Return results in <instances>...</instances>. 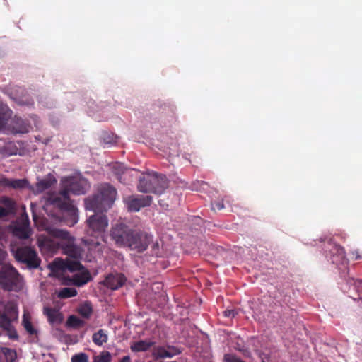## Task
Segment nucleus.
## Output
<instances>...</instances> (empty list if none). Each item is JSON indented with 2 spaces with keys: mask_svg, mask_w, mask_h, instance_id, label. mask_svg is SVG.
I'll return each instance as SVG.
<instances>
[{
  "mask_svg": "<svg viewBox=\"0 0 362 362\" xmlns=\"http://www.w3.org/2000/svg\"><path fill=\"white\" fill-rule=\"evenodd\" d=\"M76 293V289L73 288H64L58 292L57 296L59 298H66L74 296Z\"/></svg>",
  "mask_w": 362,
  "mask_h": 362,
  "instance_id": "nucleus-24",
  "label": "nucleus"
},
{
  "mask_svg": "<svg viewBox=\"0 0 362 362\" xmlns=\"http://www.w3.org/2000/svg\"><path fill=\"white\" fill-rule=\"evenodd\" d=\"M224 205L223 204L222 201H216L214 203H212V209L214 210H221L223 209Z\"/></svg>",
  "mask_w": 362,
  "mask_h": 362,
  "instance_id": "nucleus-30",
  "label": "nucleus"
},
{
  "mask_svg": "<svg viewBox=\"0 0 362 362\" xmlns=\"http://www.w3.org/2000/svg\"><path fill=\"white\" fill-rule=\"evenodd\" d=\"M16 358V353L14 350L8 348L0 349V359H4L6 362H13Z\"/></svg>",
  "mask_w": 362,
  "mask_h": 362,
  "instance_id": "nucleus-23",
  "label": "nucleus"
},
{
  "mask_svg": "<svg viewBox=\"0 0 362 362\" xmlns=\"http://www.w3.org/2000/svg\"><path fill=\"white\" fill-rule=\"evenodd\" d=\"M176 354L175 351L170 348H164L161 346L153 349V356L156 358H171Z\"/></svg>",
  "mask_w": 362,
  "mask_h": 362,
  "instance_id": "nucleus-18",
  "label": "nucleus"
},
{
  "mask_svg": "<svg viewBox=\"0 0 362 362\" xmlns=\"http://www.w3.org/2000/svg\"><path fill=\"white\" fill-rule=\"evenodd\" d=\"M5 233L6 230L0 227V286L4 290L18 291L24 286L23 278L11 264L4 263L6 257L4 245L6 242Z\"/></svg>",
  "mask_w": 362,
  "mask_h": 362,
  "instance_id": "nucleus-4",
  "label": "nucleus"
},
{
  "mask_svg": "<svg viewBox=\"0 0 362 362\" xmlns=\"http://www.w3.org/2000/svg\"><path fill=\"white\" fill-rule=\"evenodd\" d=\"M56 182L55 178L52 175H49L46 177L39 180L35 187H30V189L33 193L39 194L52 187Z\"/></svg>",
  "mask_w": 362,
  "mask_h": 362,
  "instance_id": "nucleus-15",
  "label": "nucleus"
},
{
  "mask_svg": "<svg viewBox=\"0 0 362 362\" xmlns=\"http://www.w3.org/2000/svg\"><path fill=\"white\" fill-rule=\"evenodd\" d=\"M236 315V312L234 310H227L224 311V315L228 317H233Z\"/></svg>",
  "mask_w": 362,
  "mask_h": 362,
  "instance_id": "nucleus-31",
  "label": "nucleus"
},
{
  "mask_svg": "<svg viewBox=\"0 0 362 362\" xmlns=\"http://www.w3.org/2000/svg\"><path fill=\"white\" fill-rule=\"evenodd\" d=\"M0 185L13 188L15 189H22L26 187H29L28 182L25 179H17L12 180L0 176Z\"/></svg>",
  "mask_w": 362,
  "mask_h": 362,
  "instance_id": "nucleus-14",
  "label": "nucleus"
},
{
  "mask_svg": "<svg viewBox=\"0 0 362 362\" xmlns=\"http://www.w3.org/2000/svg\"><path fill=\"white\" fill-rule=\"evenodd\" d=\"M48 234L49 237L43 235L38 237L37 243L42 251L52 253L61 247L69 258H73L55 259L49 264V275L57 277L66 285L81 286L86 284L90 275L78 262L81 250L74 244L71 235L66 230L58 228H49Z\"/></svg>",
  "mask_w": 362,
  "mask_h": 362,
  "instance_id": "nucleus-1",
  "label": "nucleus"
},
{
  "mask_svg": "<svg viewBox=\"0 0 362 362\" xmlns=\"http://www.w3.org/2000/svg\"><path fill=\"white\" fill-rule=\"evenodd\" d=\"M44 313L47 315L51 323H59L62 321V316L59 310L49 308H44Z\"/></svg>",
  "mask_w": 362,
  "mask_h": 362,
  "instance_id": "nucleus-19",
  "label": "nucleus"
},
{
  "mask_svg": "<svg viewBox=\"0 0 362 362\" xmlns=\"http://www.w3.org/2000/svg\"><path fill=\"white\" fill-rule=\"evenodd\" d=\"M153 345V342L147 340H140L131 344L130 349L134 352L145 351Z\"/></svg>",
  "mask_w": 362,
  "mask_h": 362,
  "instance_id": "nucleus-20",
  "label": "nucleus"
},
{
  "mask_svg": "<svg viewBox=\"0 0 362 362\" xmlns=\"http://www.w3.org/2000/svg\"><path fill=\"white\" fill-rule=\"evenodd\" d=\"M119 362H132L131 361V358L129 356H126L124 357H123L120 361Z\"/></svg>",
  "mask_w": 362,
  "mask_h": 362,
  "instance_id": "nucleus-33",
  "label": "nucleus"
},
{
  "mask_svg": "<svg viewBox=\"0 0 362 362\" xmlns=\"http://www.w3.org/2000/svg\"><path fill=\"white\" fill-rule=\"evenodd\" d=\"M124 281V275L121 274H112L106 277L105 284L112 290H115L122 286Z\"/></svg>",
  "mask_w": 362,
  "mask_h": 362,
  "instance_id": "nucleus-16",
  "label": "nucleus"
},
{
  "mask_svg": "<svg viewBox=\"0 0 362 362\" xmlns=\"http://www.w3.org/2000/svg\"><path fill=\"white\" fill-rule=\"evenodd\" d=\"M88 357L84 353H79L71 357V362H88Z\"/></svg>",
  "mask_w": 362,
  "mask_h": 362,
  "instance_id": "nucleus-29",
  "label": "nucleus"
},
{
  "mask_svg": "<svg viewBox=\"0 0 362 362\" xmlns=\"http://www.w3.org/2000/svg\"><path fill=\"white\" fill-rule=\"evenodd\" d=\"M129 210L138 211L141 207L148 206L151 202V197L149 195L140 197H131L126 199Z\"/></svg>",
  "mask_w": 362,
  "mask_h": 362,
  "instance_id": "nucleus-13",
  "label": "nucleus"
},
{
  "mask_svg": "<svg viewBox=\"0 0 362 362\" xmlns=\"http://www.w3.org/2000/svg\"><path fill=\"white\" fill-rule=\"evenodd\" d=\"M110 236L117 245L128 247L136 252L146 250L152 239L151 236L143 233H138L122 223L112 227Z\"/></svg>",
  "mask_w": 362,
  "mask_h": 362,
  "instance_id": "nucleus-3",
  "label": "nucleus"
},
{
  "mask_svg": "<svg viewBox=\"0 0 362 362\" xmlns=\"http://www.w3.org/2000/svg\"><path fill=\"white\" fill-rule=\"evenodd\" d=\"M144 183L146 185H153L152 184L153 182H145Z\"/></svg>",
  "mask_w": 362,
  "mask_h": 362,
  "instance_id": "nucleus-35",
  "label": "nucleus"
},
{
  "mask_svg": "<svg viewBox=\"0 0 362 362\" xmlns=\"http://www.w3.org/2000/svg\"><path fill=\"white\" fill-rule=\"evenodd\" d=\"M14 209L13 202L7 198L2 197L0 200V218L12 213Z\"/></svg>",
  "mask_w": 362,
  "mask_h": 362,
  "instance_id": "nucleus-17",
  "label": "nucleus"
},
{
  "mask_svg": "<svg viewBox=\"0 0 362 362\" xmlns=\"http://www.w3.org/2000/svg\"><path fill=\"white\" fill-rule=\"evenodd\" d=\"M254 346H255V347H254V351H255V352H257L258 354H259V356L261 357L262 362H264V361H265V360H267V359H268V358H269L268 354H264V357H262V356H261V354H260L259 351L257 349V346H256V345H254Z\"/></svg>",
  "mask_w": 362,
  "mask_h": 362,
  "instance_id": "nucleus-32",
  "label": "nucleus"
},
{
  "mask_svg": "<svg viewBox=\"0 0 362 362\" xmlns=\"http://www.w3.org/2000/svg\"><path fill=\"white\" fill-rule=\"evenodd\" d=\"M63 191L59 194L49 195L48 202L54 206L64 210V216L69 217L67 224L74 226L78 221V210L76 206L70 202L68 193L71 192L75 194H81L86 192L89 187V184L80 174L73 177H63L62 180Z\"/></svg>",
  "mask_w": 362,
  "mask_h": 362,
  "instance_id": "nucleus-2",
  "label": "nucleus"
},
{
  "mask_svg": "<svg viewBox=\"0 0 362 362\" xmlns=\"http://www.w3.org/2000/svg\"><path fill=\"white\" fill-rule=\"evenodd\" d=\"M31 119H32L33 120V122H36V120H37V117H36L35 116H33V117H31Z\"/></svg>",
  "mask_w": 362,
  "mask_h": 362,
  "instance_id": "nucleus-34",
  "label": "nucleus"
},
{
  "mask_svg": "<svg viewBox=\"0 0 362 362\" xmlns=\"http://www.w3.org/2000/svg\"><path fill=\"white\" fill-rule=\"evenodd\" d=\"M16 304L13 302L4 303L0 300V327L10 330L12 322L18 319Z\"/></svg>",
  "mask_w": 362,
  "mask_h": 362,
  "instance_id": "nucleus-9",
  "label": "nucleus"
},
{
  "mask_svg": "<svg viewBox=\"0 0 362 362\" xmlns=\"http://www.w3.org/2000/svg\"><path fill=\"white\" fill-rule=\"evenodd\" d=\"M107 339L108 335L107 332L103 329L98 330L97 332L94 333L92 337L93 341L98 346H102L107 341Z\"/></svg>",
  "mask_w": 362,
  "mask_h": 362,
  "instance_id": "nucleus-21",
  "label": "nucleus"
},
{
  "mask_svg": "<svg viewBox=\"0 0 362 362\" xmlns=\"http://www.w3.org/2000/svg\"><path fill=\"white\" fill-rule=\"evenodd\" d=\"M167 187L168 180L165 175L153 172L139 176L138 189L141 192L161 194Z\"/></svg>",
  "mask_w": 362,
  "mask_h": 362,
  "instance_id": "nucleus-7",
  "label": "nucleus"
},
{
  "mask_svg": "<svg viewBox=\"0 0 362 362\" xmlns=\"http://www.w3.org/2000/svg\"><path fill=\"white\" fill-rule=\"evenodd\" d=\"M22 324L28 333L30 334H36L37 331L31 322V316L28 312L23 313Z\"/></svg>",
  "mask_w": 362,
  "mask_h": 362,
  "instance_id": "nucleus-22",
  "label": "nucleus"
},
{
  "mask_svg": "<svg viewBox=\"0 0 362 362\" xmlns=\"http://www.w3.org/2000/svg\"><path fill=\"white\" fill-rule=\"evenodd\" d=\"M86 225V235L95 240L84 239V244L90 251L99 253L101 251L100 240H103V234L108 226V219L105 215L95 213L87 218Z\"/></svg>",
  "mask_w": 362,
  "mask_h": 362,
  "instance_id": "nucleus-5",
  "label": "nucleus"
},
{
  "mask_svg": "<svg viewBox=\"0 0 362 362\" xmlns=\"http://www.w3.org/2000/svg\"><path fill=\"white\" fill-rule=\"evenodd\" d=\"M12 252L17 261L25 263L30 267H37L40 259L35 251L30 247H19L16 250L12 248Z\"/></svg>",
  "mask_w": 362,
  "mask_h": 362,
  "instance_id": "nucleus-10",
  "label": "nucleus"
},
{
  "mask_svg": "<svg viewBox=\"0 0 362 362\" xmlns=\"http://www.w3.org/2000/svg\"><path fill=\"white\" fill-rule=\"evenodd\" d=\"M3 124H4L3 120L0 119V127H2Z\"/></svg>",
  "mask_w": 362,
  "mask_h": 362,
  "instance_id": "nucleus-36",
  "label": "nucleus"
},
{
  "mask_svg": "<svg viewBox=\"0 0 362 362\" xmlns=\"http://www.w3.org/2000/svg\"><path fill=\"white\" fill-rule=\"evenodd\" d=\"M79 313L84 317H88L92 313V308L89 303H83L78 308Z\"/></svg>",
  "mask_w": 362,
  "mask_h": 362,
  "instance_id": "nucleus-26",
  "label": "nucleus"
},
{
  "mask_svg": "<svg viewBox=\"0 0 362 362\" xmlns=\"http://www.w3.org/2000/svg\"><path fill=\"white\" fill-rule=\"evenodd\" d=\"M243 344V340L242 339H238L235 348L242 351L245 358H250V352L247 349H244Z\"/></svg>",
  "mask_w": 362,
  "mask_h": 362,
  "instance_id": "nucleus-28",
  "label": "nucleus"
},
{
  "mask_svg": "<svg viewBox=\"0 0 362 362\" xmlns=\"http://www.w3.org/2000/svg\"><path fill=\"white\" fill-rule=\"evenodd\" d=\"M117 192L108 184L101 185L98 189V193L91 198L86 199V209L95 212L107 211L115 200Z\"/></svg>",
  "mask_w": 362,
  "mask_h": 362,
  "instance_id": "nucleus-6",
  "label": "nucleus"
},
{
  "mask_svg": "<svg viewBox=\"0 0 362 362\" xmlns=\"http://www.w3.org/2000/svg\"><path fill=\"white\" fill-rule=\"evenodd\" d=\"M13 234L21 238L27 239L30 237L31 230L29 226L28 217L23 215L22 217L11 226Z\"/></svg>",
  "mask_w": 362,
  "mask_h": 362,
  "instance_id": "nucleus-11",
  "label": "nucleus"
},
{
  "mask_svg": "<svg viewBox=\"0 0 362 362\" xmlns=\"http://www.w3.org/2000/svg\"><path fill=\"white\" fill-rule=\"evenodd\" d=\"M111 354L108 351H102L99 355L93 357V362H110Z\"/></svg>",
  "mask_w": 362,
  "mask_h": 362,
  "instance_id": "nucleus-25",
  "label": "nucleus"
},
{
  "mask_svg": "<svg viewBox=\"0 0 362 362\" xmlns=\"http://www.w3.org/2000/svg\"><path fill=\"white\" fill-rule=\"evenodd\" d=\"M11 110L8 107H2V115L0 114V119L3 120L4 124L0 130L6 131L13 134H25L30 132L31 124L29 121L15 116L9 122L8 117L11 115Z\"/></svg>",
  "mask_w": 362,
  "mask_h": 362,
  "instance_id": "nucleus-8",
  "label": "nucleus"
},
{
  "mask_svg": "<svg viewBox=\"0 0 362 362\" xmlns=\"http://www.w3.org/2000/svg\"><path fill=\"white\" fill-rule=\"evenodd\" d=\"M67 324L69 326L76 328L82 326L83 325V321L80 320L78 317L71 315L69 317L67 320Z\"/></svg>",
  "mask_w": 362,
  "mask_h": 362,
  "instance_id": "nucleus-27",
  "label": "nucleus"
},
{
  "mask_svg": "<svg viewBox=\"0 0 362 362\" xmlns=\"http://www.w3.org/2000/svg\"><path fill=\"white\" fill-rule=\"evenodd\" d=\"M114 173L118 176L120 182H127L129 178L133 177H139V172L135 169H129L120 163H114L112 165Z\"/></svg>",
  "mask_w": 362,
  "mask_h": 362,
  "instance_id": "nucleus-12",
  "label": "nucleus"
}]
</instances>
